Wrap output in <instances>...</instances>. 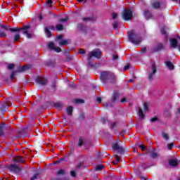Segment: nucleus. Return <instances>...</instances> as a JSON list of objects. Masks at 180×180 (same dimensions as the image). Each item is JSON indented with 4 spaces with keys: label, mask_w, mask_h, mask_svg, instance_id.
I'll return each instance as SVG.
<instances>
[{
    "label": "nucleus",
    "mask_w": 180,
    "mask_h": 180,
    "mask_svg": "<svg viewBox=\"0 0 180 180\" xmlns=\"http://www.w3.org/2000/svg\"><path fill=\"white\" fill-rule=\"evenodd\" d=\"M0 27H1V29H4V30H10L11 33L21 31L22 34H25L27 39H32V34L29 33V30H30V25H23L22 27L11 28L9 25L0 24Z\"/></svg>",
    "instance_id": "f257e3e1"
},
{
    "label": "nucleus",
    "mask_w": 180,
    "mask_h": 180,
    "mask_svg": "<svg viewBox=\"0 0 180 180\" xmlns=\"http://www.w3.org/2000/svg\"><path fill=\"white\" fill-rule=\"evenodd\" d=\"M141 35L134 31H129L128 32V40L132 44H140L141 43Z\"/></svg>",
    "instance_id": "f03ea898"
},
{
    "label": "nucleus",
    "mask_w": 180,
    "mask_h": 180,
    "mask_svg": "<svg viewBox=\"0 0 180 180\" xmlns=\"http://www.w3.org/2000/svg\"><path fill=\"white\" fill-rule=\"evenodd\" d=\"M157 74V65L155 62H153L150 66V71L148 72V79L150 82H153L154 78H155V75Z\"/></svg>",
    "instance_id": "7ed1b4c3"
},
{
    "label": "nucleus",
    "mask_w": 180,
    "mask_h": 180,
    "mask_svg": "<svg viewBox=\"0 0 180 180\" xmlns=\"http://www.w3.org/2000/svg\"><path fill=\"white\" fill-rule=\"evenodd\" d=\"M6 168L8 169V171H9V172L15 174V175H19L22 171V169L19 167L18 165L16 164L7 165Z\"/></svg>",
    "instance_id": "20e7f679"
},
{
    "label": "nucleus",
    "mask_w": 180,
    "mask_h": 180,
    "mask_svg": "<svg viewBox=\"0 0 180 180\" xmlns=\"http://www.w3.org/2000/svg\"><path fill=\"white\" fill-rule=\"evenodd\" d=\"M121 16L125 22H128V20H131L133 18V11L131 9H124L121 13Z\"/></svg>",
    "instance_id": "39448f33"
},
{
    "label": "nucleus",
    "mask_w": 180,
    "mask_h": 180,
    "mask_svg": "<svg viewBox=\"0 0 180 180\" xmlns=\"http://www.w3.org/2000/svg\"><path fill=\"white\" fill-rule=\"evenodd\" d=\"M101 56H102V52L99 49L93 50L89 53V57L87 58L89 63L88 65H92L89 63L91 60H92V57H96V58H101Z\"/></svg>",
    "instance_id": "423d86ee"
},
{
    "label": "nucleus",
    "mask_w": 180,
    "mask_h": 180,
    "mask_svg": "<svg viewBox=\"0 0 180 180\" xmlns=\"http://www.w3.org/2000/svg\"><path fill=\"white\" fill-rule=\"evenodd\" d=\"M111 72L109 71H103L101 72L100 76V79L103 82V84H107L108 81H109V78L110 77Z\"/></svg>",
    "instance_id": "0eeeda50"
},
{
    "label": "nucleus",
    "mask_w": 180,
    "mask_h": 180,
    "mask_svg": "<svg viewBox=\"0 0 180 180\" xmlns=\"http://www.w3.org/2000/svg\"><path fill=\"white\" fill-rule=\"evenodd\" d=\"M36 84L38 85H41V86H45V85H47L49 80L44 77H37L35 79Z\"/></svg>",
    "instance_id": "6e6552de"
},
{
    "label": "nucleus",
    "mask_w": 180,
    "mask_h": 180,
    "mask_svg": "<svg viewBox=\"0 0 180 180\" xmlns=\"http://www.w3.org/2000/svg\"><path fill=\"white\" fill-rule=\"evenodd\" d=\"M112 150L114 151H117L120 154H123V153H124V151L126 150L124 148L120 147L117 142V143H114L112 145Z\"/></svg>",
    "instance_id": "1a4fd4ad"
},
{
    "label": "nucleus",
    "mask_w": 180,
    "mask_h": 180,
    "mask_svg": "<svg viewBox=\"0 0 180 180\" xmlns=\"http://www.w3.org/2000/svg\"><path fill=\"white\" fill-rule=\"evenodd\" d=\"M164 49H165L164 44L160 43V44H158L155 46L151 48V51L153 53H158V51H161V50H164Z\"/></svg>",
    "instance_id": "9d476101"
},
{
    "label": "nucleus",
    "mask_w": 180,
    "mask_h": 180,
    "mask_svg": "<svg viewBox=\"0 0 180 180\" xmlns=\"http://www.w3.org/2000/svg\"><path fill=\"white\" fill-rule=\"evenodd\" d=\"M30 68H32L30 65L20 66L17 68V70L15 71L18 74V72H25V71H27V70H30Z\"/></svg>",
    "instance_id": "9b49d317"
},
{
    "label": "nucleus",
    "mask_w": 180,
    "mask_h": 180,
    "mask_svg": "<svg viewBox=\"0 0 180 180\" xmlns=\"http://www.w3.org/2000/svg\"><path fill=\"white\" fill-rule=\"evenodd\" d=\"M13 161L17 163L22 162V164H25V160L23 159V157L20 155L13 157Z\"/></svg>",
    "instance_id": "f8f14e48"
},
{
    "label": "nucleus",
    "mask_w": 180,
    "mask_h": 180,
    "mask_svg": "<svg viewBox=\"0 0 180 180\" xmlns=\"http://www.w3.org/2000/svg\"><path fill=\"white\" fill-rule=\"evenodd\" d=\"M120 96V94L117 91H113L112 96L111 98V102L115 103V102L117 101V99H119V97Z\"/></svg>",
    "instance_id": "ddd939ff"
},
{
    "label": "nucleus",
    "mask_w": 180,
    "mask_h": 180,
    "mask_svg": "<svg viewBox=\"0 0 180 180\" xmlns=\"http://www.w3.org/2000/svg\"><path fill=\"white\" fill-rule=\"evenodd\" d=\"M143 16L146 20H150L151 18H153V14H151V12L148 10H144L143 11Z\"/></svg>",
    "instance_id": "4468645a"
},
{
    "label": "nucleus",
    "mask_w": 180,
    "mask_h": 180,
    "mask_svg": "<svg viewBox=\"0 0 180 180\" xmlns=\"http://www.w3.org/2000/svg\"><path fill=\"white\" fill-rule=\"evenodd\" d=\"M179 164V161L178 160V159H172L169 160V165H170V167H178Z\"/></svg>",
    "instance_id": "2eb2a0df"
},
{
    "label": "nucleus",
    "mask_w": 180,
    "mask_h": 180,
    "mask_svg": "<svg viewBox=\"0 0 180 180\" xmlns=\"http://www.w3.org/2000/svg\"><path fill=\"white\" fill-rule=\"evenodd\" d=\"M77 29L82 32V33H86V26L82 23H79L77 25Z\"/></svg>",
    "instance_id": "dca6fc26"
},
{
    "label": "nucleus",
    "mask_w": 180,
    "mask_h": 180,
    "mask_svg": "<svg viewBox=\"0 0 180 180\" xmlns=\"http://www.w3.org/2000/svg\"><path fill=\"white\" fill-rule=\"evenodd\" d=\"M85 139H84V137L80 136L79 137V140H78V143H77V147L79 148H81V147H83V146H85Z\"/></svg>",
    "instance_id": "f3484780"
},
{
    "label": "nucleus",
    "mask_w": 180,
    "mask_h": 180,
    "mask_svg": "<svg viewBox=\"0 0 180 180\" xmlns=\"http://www.w3.org/2000/svg\"><path fill=\"white\" fill-rule=\"evenodd\" d=\"M8 109H9V106L8 105V104L4 103L0 108V112L2 113V115H4L5 112H8Z\"/></svg>",
    "instance_id": "a211bd4d"
},
{
    "label": "nucleus",
    "mask_w": 180,
    "mask_h": 180,
    "mask_svg": "<svg viewBox=\"0 0 180 180\" xmlns=\"http://www.w3.org/2000/svg\"><path fill=\"white\" fill-rule=\"evenodd\" d=\"M82 20L83 22H95L96 18L95 16L84 17Z\"/></svg>",
    "instance_id": "6ab92c4d"
},
{
    "label": "nucleus",
    "mask_w": 180,
    "mask_h": 180,
    "mask_svg": "<svg viewBox=\"0 0 180 180\" xmlns=\"http://www.w3.org/2000/svg\"><path fill=\"white\" fill-rule=\"evenodd\" d=\"M108 81L110 84H116V82H117L116 76H115L113 73H110Z\"/></svg>",
    "instance_id": "aec40b11"
},
{
    "label": "nucleus",
    "mask_w": 180,
    "mask_h": 180,
    "mask_svg": "<svg viewBox=\"0 0 180 180\" xmlns=\"http://www.w3.org/2000/svg\"><path fill=\"white\" fill-rule=\"evenodd\" d=\"M169 41L171 47L173 49H176V46H178V40H176V39H170Z\"/></svg>",
    "instance_id": "412c9836"
},
{
    "label": "nucleus",
    "mask_w": 180,
    "mask_h": 180,
    "mask_svg": "<svg viewBox=\"0 0 180 180\" xmlns=\"http://www.w3.org/2000/svg\"><path fill=\"white\" fill-rule=\"evenodd\" d=\"M160 33L161 34H162V36H164V38L166 40V41H168V32H167L165 28H162L160 30Z\"/></svg>",
    "instance_id": "4be33fe9"
},
{
    "label": "nucleus",
    "mask_w": 180,
    "mask_h": 180,
    "mask_svg": "<svg viewBox=\"0 0 180 180\" xmlns=\"http://www.w3.org/2000/svg\"><path fill=\"white\" fill-rule=\"evenodd\" d=\"M166 66L167 67L168 70H170V71H172L175 69V66L171 61L166 62Z\"/></svg>",
    "instance_id": "5701e85b"
},
{
    "label": "nucleus",
    "mask_w": 180,
    "mask_h": 180,
    "mask_svg": "<svg viewBox=\"0 0 180 180\" xmlns=\"http://www.w3.org/2000/svg\"><path fill=\"white\" fill-rule=\"evenodd\" d=\"M72 112H74V108L72 106H69L66 108V112L68 113V116H72Z\"/></svg>",
    "instance_id": "b1692460"
},
{
    "label": "nucleus",
    "mask_w": 180,
    "mask_h": 180,
    "mask_svg": "<svg viewBox=\"0 0 180 180\" xmlns=\"http://www.w3.org/2000/svg\"><path fill=\"white\" fill-rule=\"evenodd\" d=\"M86 117L85 112H81L77 118L78 122L81 123L82 120H84Z\"/></svg>",
    "instance_id": "393cba45"
},
{
    "label": "nucleus",
    "mask_w": 180,
    "mask_h": 180,
    "mask_svg": "<svg viewBox=\"0 0 180 180\" xmlns=\"http://www.w3.org/2000/svg\"><path fill=\"white\" fill-rule=\"evenodd\" d=\"M152 6L154 9H160L161 8V3L160 1H155Z\"/></svg>",
    "instance_id": "a878e982"
},
{
    "label": "nucleus",
    "mask_w": 180,
    "mask_h": 180,
    "mask_svg": "<svg viewBox=\"0 0 180 180\" xmlns=\"http://www.w3.org/2000/svg\"><path fill=\"white\" fill-rule=\"evenodd\" d=\"M5 124H0V137L5 135V131L4 130Z\"/></svg>",
    "instance_id": "bb28decb"
},
{
    "label": "nucleus",
    "mask_w": 180,
    "mask_h": 180,
    "mask_svg": "<svg viewBox=\"0 0 180 180\" xmlns=\"http://www.w3.org/2000/svg\"><path fill=\"white\" fill-rule=\"evenodd\" d=\"M19 32H22V31H19ZM19 32H15L16 33L14 35V39H13L14 41H19V40H20V35L19 34Z\"/></svg>",
    "instance_id": "cd10ccee"
},
{
    "label": "nucleus",
    "mask_w": 180,
    "mask_h": 180,
    "mask_svg": "<svg viewBox=\"0 0 180 180\" xmlns=\"http://www.w3.org/2000/svg\"><path fill=\"white\" fill-rule=\"evenodd\" d=\"M44 30L47 37H52V36H53V33L49 30V28L45 27Z\"/></svg>",
    "instance_id": "c85d7f7f"
},
{
    "label": "nucleus",
    "mask_w": 180,
    "mask_h": 180,
    "mask_svg": "<svg viewBox=\"0 0 180 180\" xmlns=\"http://www.w3.org/2000/svg\"><path fill=\"white\" fill-rule=\"evenodd\" d=\"M138 113L141 119H144L146 115H144V113L143 112V109L139 108Z\"/></svg>",
    "instance_id": "c756f323"
},
{
    "label": "nucleus",
    "mask_w": 180,
    "mask_h": 180,
    "mask_svg": "<svg viewBox=\"0 0 180 180\" xmlns=\"http://www.w3.org/2000/svg\"><path fill=\"white\" fill-rule=\"evenodd\" d=\"M54 106L58 109H63V108H64V104H63L61 102H58L54 104Z\"/></svg>",
    "instance_id": "7c9ffc66"
},
{
    "label": "nucleus",
    "mask_w": 180,
    "mask_h": 180,
    "mask_svg": "<svg viewBox=\"0 0 180 180\" xmlns=\"http://www.w3.org/2000/svg\"><path fill=\"white\" fill-rule=\"evenodd\" d=\"M103 168H105L103 165H98L96 167V171H102Z\"/></svg>",
    "instance_id": "2f4dec72"
},
{
    "label": "nucleus",
    "mask_w": 180,
    "mask_h": 180,
    "mask_svg": "<svg viewBox=\"0 0 180 180\" xmlns=\"http://www.w3.org/2000/svg\"><path fill=\"white\" fill-rule=\"evenodd\" d=\"M143 112H148V103L147 102L143 104Z\"/></svg>",
    "instance_id": "473e14b6"
},
{
    "label": "nucleus",
    "mask_w": 180,
    "mask_h": 180,
    "mask_svg": "<svg viewBox=\"0 0 180 180\" xmlns=\"http://www.w3.org/2000/svg\"><path fill=\"white\" fill-rule=\"evenodd\" d=\"M46 4L49 6V8H53V5H54L53 0H48Z\"/></svg>",
    "instance_id": "72a5a7b5"
},
{
    "label": "nucleus",
    "mask_w": 180,
    "mask_h": 180,
    "mask_svg": "<svg viewBox=\"0 0 180 180\" xmlns=\"http://www.w3.org/2000/svg\"><path fill=\"white\" fill-rule=\"evenodd\" d=\"M48 47H49V49H51V50H54V48L56 47L54 45V42H53V41L49 42L48 44Z\"/></svg>",
    "instance_id": "f704fd0d"
},
{
    "label": "nucleus",
    "mask_w": 180,
    "mask_h": 180,
    "mask_svg": "<svg viewBox=\"0 0 180 180\" xmlns=\"http://www.w3.org/2000/svg\"><path fill=\"white\" fill-rule=\"evenodd\" d=\"M162 137L166 140V141H167L168 139H169V136L168 135V134H165V133H162Z\"/></svg>",
    "instance_id": "c9c22d12"
},
{
    "label": "nucleus",
    "mask_w": 180,
    "mask_h": 180,
    "mask_svg": "<svg viewBox=\"0 0 180 180\" xmlns=\"http://www.w3.org/2000/svg\"><path fill=\"white\" fill-rule=\"evenodd\" d=\"M65 44H68V41L67 39H64L59 43V46H65Z\"/></svg>",
    "instance_id": "e433bc0d"
},
{
    "label": "nucleus",
    "mask_w": 180,
    "mask_h": 180,
    "mask_svg": "<svg viewBox=\"0 0 180 180\" xmlns=\"http://www.w3.org/2000/svg\"><path fill=\"white\" fill-rule=\"evenodd\" d=\"M57 30H64V25L58 24L56 25Z\"/></svg>",
    "instance_id": "4c0bfd02"
},
{
    "label": "nucleus",
    "mask_w": 180,
    "mask_h": 180,
    "mask_svg": "<svg viewBox=\"0 0 180 180\" xmlns=\"http://www.w3.org/2000/svg\"><path fill=\"white\" fill-rule=\"evenodd\" d=\"M151 158H157L158 157V154L155 152H150Z\"/></svg>",
    "instance_id": "58836bf2"
},
{
    "label": "nucleus",
    "mask_w": 180,
    "mask_h": 180,
    "mask_svg": "<svg viewBox=\"0 0 180 180\" xmlns=\"http://www.w3.org/2000/svg\"><path fill=\"white\" fill-rule=\"evenodd\" d=\"M17 72L14 70L11 72V75H10V79L11 81L13 80V78H15V75H16Z\"/></svg>",
    "instance_id": "ea45409f"
},
{
    "label": "nucleus",
    "mask_w": 180,
    "mask_h": 180,
    "mask_svg": "<svg viewBox=\"0 0 180 180\" xmlns=\"http://www.w3.org/2000/svg\"><path fill=\"white\" fill-rule=\"evenodd\" d=\"M138 147H139V148H141L142 150V151H145V150H147V147L142 144H139Z\"/></svg>",
    "instance_id": "a19ab883"
},
{
    "label": "nucleus",
    "mask_w": 180,
    "mask_h": 180,
    "mask_svg": "<svg viewBox=\"0 0 180 180\" xmlns=\"http://www.w3.org/2000/svg\"><path fill=\"white\" fill-rule=\"evenodd\" d=\"M75 103H85V100L79 99V98L76 99Z\"/></svg>",
    "instance_id": "79ce46f5"
},
{
    "label": "nucleus",
    "mask_w": 180,
    "mask_h": 180,
    "mask_svg": "<svg viewBox=\"0 0 180 180\" xmlns=\"http://www.w3.org/2000/svg\"><path fill=\"white\" fill-rule=\"evenodd\" d=\"M117 26H119V22L117 21H114L112 23L113 29H117Z\"/></svg>",
    "instance_id": "37998d69"
},
{
    "label": "nucleus",
    "mask_w": 180,
    "mask_h": 180,
    "mask_svg": "<svg viewBox=\"0 0 180 180\" xmlns=\"http://www.w3.org/2000/svg\"><path fill=\"white\" fill-rule=\"evenodd\" d=\"M65 171L64 169H59L58 171V175H65Z\"/></svg>",
    "instance_id": "c03bdc74"
},
{
    "label": "nucleus",
    "mask_w": 180,
    "mask_h": 180,
    "mask_svg": "<svg viewBox=\"0 0 180 180\" xmlns=\"http://www.w3.org/2000/svg\"><path fill=\"white\" fill-rule=\"evenodd\" d=\"M39 175H40V172H37L32 177H31L30 180L37 179Z\"/></svg>",
    "instance_id": "a18cd8bd"
},
{
    "label": "nucleus",
    "mask_w": 180,
    "mask_h": 180,
    "mask_svg": "<svg viewBox=\"0 0 180 180\" xmlns=\"http://www.w3.org/2000/svg\"><path fill=\"white\" fill-rule=\"evenodd\" d=\"M68 20V17H66V18H60V19H59V20H58V22H60L64 23V22H67Z\"/></svg>",
    "instance_id": "49530a36"
},
{
    "label": "nucleus",
    "mask_w": 180,
    "mask_h": 180,
    "mask_svg": "<svg viewBox=\"0 0 180 180\" xmlns=\"http://www.w3.org/2000/svg\"><path fill=\"white\" fill-rule=\"evenodd\" d=\"M168 150H172L174 148V143H170L167 145Z\"/></svg>",
    "instance_id": "de8ad7c7"
},
{
    "label": "nucleus",
    "mask_w": 180,
    "mask_h": 180,
    "mask_svg": "<svg viewBox=\"0 0 180 180\" xmlns=\"http://www.w3.org/2000/svg\"><path fill=\"white\" fill-rule=\"evenodd\" d=\"M61 161H65V158H60L58 160L54 162L53 164H55V165L60 164V162H61Z\"/></svg>",
    "instance_id": "09e8293b"
},
{
    "label": "nucleus",
    "mask_w": 180,
    "mask_h": 180,
    "mask_svg": "<svg viewBox=\"0 0 180 180\" xmlns=\"http://www.w3.org/2000/svg\"><path fill=\"white\" fill-rule=\"evenodd\" d=\"M151 123H154L155 122H158V117H154L153 118L150 119Z\"/></svg>",
    "instance_id": "8fccbe9b"
},
{
    "label": "nucleus",
    "mask_w": 180,
    "mask_h": 180,
    "mask_svg": "<svg viewBox=\"0 0 180 180\" xmlns=\"http://www.w3.org/2000/svg\"><path fill=\"white\" fill-rule=\"evenodd\" d=\"M7 68L8 70H13V68H15V64H9Z\"/></svg>",
    "instance_id": "3c124183"
},
{
    "label": "nucleus",
    "mask_w": 180,
    "mask_h": 180,
    "mask_svg": "<svg viewBox=\"0 0 180 180\" xmlns=\"http://www.w3.org/2000/svg\"><path fill=\"white\" fill-rule=\"evenodd\" d=\"M53 50L56 52V53H60L61 51V48L58 47V46H55V48L53 49Z\"/></svg>",
    "instance_id": "603ef678"
},
{
    "label": "nucleus",
    "mask_w": 180,
    "mask_h": 180,
    "mask_svg": "<svg viewBox=\"0 0 180 180\" xmlns=\"http://www.w3.org/2000/svg\"><path fill=\"white\" fill-rule=\"evenodd\" d=\"M70 175L71 176H72L73 178H75V176H77V173L75 171L71 170L70 171Z\"/></svg>",
    "instance_id": "864d4df0"
},
{
    "label": "nucleus",
    "mask_w": 180,
    "mask_h": 180,
    "mask_svg": "<svg viewBox=\"0 0 180 180\" xmlns=\"http://www.w3.org/2000/svg\"><path fill=\"white\" fill-rule=\"evenodd\" d=\"M79 54H85V50L83 49H79Z\"/></svg>",
    "instance_id": "5fc2aeb1"
},
{
    "label": "nucleus",
    "mask_w": 180,
    "mask_h": 180,
    "mask_svg": "<svg viewBox=\"0 0 180 180\" xmlns=\"http://www.w3.org/2000/svg\"><path fill=\"white\" fill-rule=\"evenodd\" d=\"M0 37H6V33L5 32H0Z\"/></svg>",
    "instance_id": "6e6d98bb"
},
{
    "label": "nucleus",
    "mask_w": 180,
    "mask_h": 180,
    "mask_svg": "<svg viewBox=\"0 0 180 180\" xmlns=\"http://www.w3.org/2000/svg\"><path fill=\"white\" fill-rule=\"evenodd\" d=\"M129 68H130V64H127V65H125L124 67V71H127V70H129Z\"/></svg>",
    "instance_id": "4d7b16f0"
},
{
    "label": "nucleus",
    "mask_w": 180,
    "mask_h": 180,
    "mask_svg": "<svg viewBox=\"0 0 180 180\" xmlns=\"http://www.w3.org/2000/svg\"><path fill=\"white\" fill-rule=\"evenodd\" d=\"M112 19H116V18H117V13L115 12L112 13Z\"/></svg>",
    "instance_id": "13d9d810"
},
{
    "label": "nucleus",
    "mask_w": 180,
    "mask_h": 180,
    "mask_svg": "<svg viewBox=\"0 0 180 180\" xmlns=\"http://www.w3.org/2000/svg\"><path fill=\"white\" fill-rule=\"evenodd\" d=\"M69 154L70 155H72V154H74V148H70V150H69Z\"/></svg>",
    "instance_id": "bf43d9fd"
},
{
    "label": "nucleus",
    "mask_w": 180,
    "mask_h": 180,
    "mask_svg": "<svg viewBox=\"0 0 180 180\" xmlns=\"http://www.w3.org/2000/svg\"><path fill=\"white\" fill-rule=\"evenodd\" d=\"M141 53H146L147 51V47L144 46L141 49Z\"/></svg>",
    "instance_id": "052dcab7"
},
{
    "label": "nucleus",
    "mask_w": 180,
    "mask_h": 180,
    "mask_svg": "<svg viewBox=\"0 0 180 180\" xmlns=\"http://www.w3.org/2000/svg\"><path fill=\"white\" fill-rule=\"evenodd\" d=\"M120 102L121 103H126V102H127V99L126 98H123L121 99Z\"/></svg>",
    "instance_id": "680f3d73"
},
{
    "label": "nucleus",
    "mask_w": 180,
    "mask_h": 180,
    "mask_svg": "<svg viewBox=\"0 0 180 180\" xmlns=\"http://www.w3.org/2000/svg\"><path fill=\"white\" fill-rule=\"evenodd\" d=\"M72 60V56H69L68 57L66 58V61H71Z\"/></svg>",
    "instance_id": "e2e57ef3"
},
{
    "label": "nucleus",
    "mask_w": 180,
    "mask_h": 180,
    "mask_svg": "<svg viewBox=\"0 0 180 180\" xmlns=\"http://www.w3.org/2000/svg\"><path fill=\"white\" fill-rule=\"evenodd\" d=\"M115 158H116V162H120V158L119 157V155H115Z\"/></svg>",
    "instance_id": "0e129e2a"
},
{
    "label": "nucleus",
    "mask_w": 180,
    "mask_h": 180,
    "mask_svg": "<svg viewBox=\"0 0 180 180\" xmlns=\"http://www.w3.org/2000/svg\"><path fill=\"white\" fill-rule=\"evenodd\" d=\"M48 28L49 30H54V26L50 25L49 27H46Z\"/></svg>",
    "instance_id": "69168bd1"
},
{
    "label": "nucleus",
    "mask_w": 180,
    "mask_h": 180,
    "mask_svg": "<svg viewBox=\"0 0 180 180\" xmlns=\"http://www.w3.org/2000/svg\"><path fill=\"white\" fill-rule=\"evenodd\" d=\"M119 59V56L117 55H113L112 56V60H118Z\"/></svg>",
    "instance_id": "338daca9"
},
{
    "label": "nucleus",
    "mask_w": 180,
    "mask_h": 180,
    "mask_svg": "<svg viewBox=\"0 0 180 180\" xmlns=\"http://www.w3.org/2000/svg\"><path fill=\"white\" fill-rule=\"evenodd\" d=\"M51 88L56 91V88H57V86H56V83H53L51 85Z\"/></svg>",
    "instance_id": "774afa93"
}]
</instances>
